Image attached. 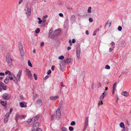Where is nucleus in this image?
Instances as JSON below:
<instances>
[{"instance_id":"obj_1","label":"nucleus","mask_w":131,"mask_h":131,"mask_svg":"<svg viewBox=\"0 0 131 131\" xmlns=\"http://www.w3.org/2000/svg\"><path fill=\"white\" fill-rule=\"evenodd\" d=\"M21 70H19L18 73L16 76V77L14 75V79L13 81L15 83H16L20 81V76L21 75Z\"/></svg>"},{"instance_id":"obj_2","label":"nucleus","mask_w":131,"mask_h":131,"mask_svg":"<svg viewBox=\"0 0 131 131\" xmlns=\"http://www.w3.org/2000/svg\"><path fill=\"white\" fill-rule=\"evenodd\" d=\"M39 123L37 122L32 126L31 128L32 131H42L40 128H39Z\"/></svg>"},{"instance_id":"obj_3","label":"nucleus","mask_w":131,"mask_h":131,"mask_svg":"<svg viewBox=\"0 0 131 131\" xmlns=\"http://www.w3.org/2000/svg\"><path fill=\"white\" fill-rule=\"evenodd\" d=\"M12 59L11 58L10 54L7 53L6 57V61L9 66L12 65Z\"/></svg>"},{"instance_id":"obj_4","label":"nucleus","mask_w":131,"mask_h":131,"mask_svg":"<svg viewBox=\"0 0 131 131\" xmlns=\"http://www.w3.org/2000/svg\"><path fill=\"white\" fill-rule=\"evenodd\" d=\"M19 51L20 52V53L21 56L22 57L24 56V53L23 52V46L21 42L19 43Z\"/></svg>"},{"instance_id":"obj_5","label":"nucleus","mask_w":131,"mask_h":131,"mask_svg":"<svg viewBox=\"0 0 131 131\" xmlns=\"http://www.w3.org/2000/svg\"><path fill=\"white\" fill-rule=\"evenodd\" d=\"M61 106H60V108H58L56 112V117L57 118V119L59 120L60 119V118L61 116V111H60V108Z\"/></svg>"},{"instance_id":"obj_6","label":"nucleus","mask_w":131,"mask_h":131,"mask_svg":"<svg viewBox=\"0 0 131 131\" xmlns=\"http://www.w3.org/2000/svg\"><path fill=\"white\" fill-rule=\"evenodd\" d=\"M40 117V115H37L33 117L32 119H30V122H32V123H34L35 121L37 120Z\"/></svg>"},{"instance_id":"obj_7","label":"nucleus","mask_w":131,"mask_h":131,"mask_svg":"<svg viewBox=\"0 0 131 131\" xmlns=\"http://www.w3.org/2000/svg\"><path fill=\"white\" fill-rule=\"evenodd\" d=\"M81 53L80 48L79 46H77L76 50V56L77 57L79 58L80 56Z\"/></svg>"},{"instance_id":"obj_8","label":"nucleus","mask_w":131,"mask_h":131,"mask_svg":"<svg viewBox=\"0 0 131 131\" xmlns=\"http://www.w3.org/2000/svg\"><path fill=\"white\" fill-rule=\"evenodd\" d=\"M2 97L5 100H8L10 97L9 94L7 93H5L2 95Z\"/></svg>"},{"instance_id":"obj_9","label":"nucleus","mask_w":131,"mask_h":131,"mask_svg":"<svg viewBox=\"0 0 131 131\" xmlns=\"http://www.w3.org/2000/svg\"><path fill=\"white\" fill-rule=\"evenodd\" d=\"M26 72L28 76V77L30 79H32V75L31 74V71L30 70L27 69H26Z\"/></svg>"},{"instance_id":"obj_10","label":"nucleus","mask_w":131,"mask_h":131,"mask_svg":"<svg viewBox=\"0 0 131 131\" xmlns=\"http://www.w3.org/2000/svg\"><path fill=\"white\" fill-rule=\"evenodd\" d=\"M9 76H7L8 77V78L11 81L13 80H14L13 77H14V75L11 72H9V74H8Z\"/></svg>"},{"instance_id":"obj_11","label":"nucleus","mask_w":131,"mask_h":131,"mask_svg":"<svg viewBox=\"0 0 131 131\" xmlns=\"http://www.w3.org/2000/svg\"><path fill=\"white\" fill-rule=\"evenodd\" d=\"M71 58H67L66 59H64L62 61L63 63H69L71 62Z\"/></svg>"},{"instance_id":"obj_12","label":"nucleus","mask_w":131,"mask_h":131,"mask_svg":"<svg viewBox=\"0 0 131 131\" xmlns=\"http://www.w3.org/2000/svg\"><path fill=\"white\" fill-rule=\"evenodd\" d=\"M60 91L62 92H65L67 90V87L66 86H63L62 85H61L60 86Z\"/></svg>"},{"instance_id":"obj_13","label":"nucleus","mask_w":131,"mask_h":131,"mask_svg":"<svg viewBox=\"0 0 131 131\" xmlns=\"http://www.w3.org/2000/svg\"><path fill=\"white\" fill-rule=\"evenodd\" d=\"M0 86L2 88L3 90H6L7 89V88L6 85L3 83L2 82L0 81Z\"/></svg>"},{"instance_id":"obj_14","label":"nucleus","mask_w":131,"mask_h":131,"mask_svg":"<svg viewBox=\"0 0 131 131\" xmlns=\"http://www.w3.org/2000/svg\"><path fill=\"white\" fill-rule=\"evenodd\" d=\"M107 95V93H106V91H104V92L102 94L100 97V100H103V99L104 98V96H106Z\"/></svg>"},{"instance_id":"obj_15","label":"nucleus","mask_w":131,"mask_h":131,"mask_svg":"<svg viewBox=\"0 0 131 131\" xmlns=\"http://www.w3.org/2000/svg\"><path fill=\"white\" fill-rule=\"evenodd\" d=\"M36 103L38 104L41 106L42 104V101L41 99H40L36 101Z\"/></svg>"},{"instance_id":"obj_16","label":"nucleus","mask_w":131,"mask_h":131,"mask_svg":"<svg viewBox=\"0 0 131 131\" xmlns=\"http://www.w3.org/2000/svg\"><path fill=\"white\" fill-rule=\"evenodd\" d=\"M122 95L125 96H128L129 95V93L126 91L122 92Z\"/></svg>"},{"instance_id":"obj_17","label":"nucleus","mask_w":131,"mask_h":131,"mask_svg":"<svg viewBox=\"0 0 131 131\" xmlns=\"http://www.w3.org/2000/svg\"><path fill=\"white\" fill-rule=\"evenodd\" d=\"M27 12L26 13L27 14V15H30L31 14V10L30 8L28 7L27 8Z\"/></svg>"},{"instance_id":"obj_18","label":"nucleus","mask_w":131,"mask_h":131,"mask_svg":"<svg viewBox=\"0 0 131 131\" xmlns=\"http://www.w3.org/2000/svg\"><path fill=\"white\" fill-rule=\"evenodd\" d=\"M64 64V63H63L62 61L61 63L60 64V68L62 71H63V69L65 67V65Z\"/></svg>"},{"instance_id":"obj_19","label":"nucleus","mask_w":131,"mask_h":131,"mask_svg":"<svg viewBox=\"0 0 131 131\" xmlns=\"http://www.w3.org/2000/svg\"><path fill=\"white\" fill-rule=\"evenodd\" d=\"M7 102L6 101H1L0 102L2 105L4 106H5L7 104Z\"/></svg>"},{"instance_id":"obj_20","label":"nucleus","mask_w":131,"mask_h":131,"mask_svg":"<svg viewBox=\"0 0 131 131\" xmlns=\"http://www.w3.org/2000/svg\"><path fill=\"white\" fill-rule=\"evenodd\" d=\"M112 23V21H111L108 20L107 21L106 23V25L105 26V27L106 26L108 25L109 27H110Z\"/></svg>"},{"instance_id":"obj_21","label":"nucleus","mask_w":131,"mask_h":131,"mask_svg":"<svg viewBox=\"0 0 131 131\" xmlns=\"http://www.w3.org/2000/svg\"><path fill=\"white\" fill-rule=\"evenodd\" d=\"M51 38L52 39H56L57 38V35L55 34H53L51 36Z\"/></svg>"},{"instance_id":"obj_22","label":"nucleus","mask_w":131,"mask_h":131,"mask_svg":"<svg viewBox=\"0 0 131 131\" xmlns=\"http://www.w3.org/2000/svg\"><path fill=\"white\" fill-rule=\"evenodd\" d=\"M19 115L18 113H17L15 115V119L16 122H17L18 119L19 118Z\"/></svg>"},{"instance_id":"obj_23","label":"nucleus","mask_w":131,"mask_h":131,"mask_svg":"<svg viewBox=\"0 0 131 131\" xmlns=\"http://www.w3.org/2000/svg\"><path fill=\"white\" fill-rule=\"evenodd\" d=\"M10 79L8 77H6L4 80L5 83L6 84H8L9 82V80Z\"/></svg>"},{"instance_id":"obj_24","label":"nucleus","mask_w":131,"mask_h":131,"mask_svg":"<svg viewBox=\"0 0 131 131\" xmlns=\"http://www.w3.org/2000/svg\"><path fill=\"white\" fill-rule=\"evenodd\" d=\"M119 126L121 128H122L123 129H125V125L122 122H121L119 124Z\"/></svg>"},{"instance_id":"obj_25","label":"nucleus","mask_w":131,"mask_h":131,"mask_svg":"<svg viewBox=\"0 0 131 131\" xmlns=\"http://www.w3.org/2000/svg\"><path fill=\"white\" fill-rule=\"evenodd\" d=\"M58 97V96H51L50 97V98L51 100H54L57 99Z\"/></svg>"},{"instance_id":"obj_26","label":"nucleus","mask_w":131,"mask_h":131,"mask_svg":"<svg viewBox=\"0 0 131 131\" xmlns=\"http://www.w3.org/2000/svg\"><path fill=\"white\" fill-rule=\"evenodd\" d=\"M99 30V28H97V29H96L94 32L93 34V36L95 35H96L97 32Z\"/></svg>"},{"instance_id":"obj_27","label":"nucleus","mask_w":131,"mask_h":131,"mask_svg":"<svg viewBox=\"0 0 131 131\" xmlns=\"http://www.w3.org/2000/svg\"><path fill=\"white\" fill-rule=\"evenodd\" d=\"M116 87V86L113 85V92H112V93L113 94H114L115 93V91L116 90V89H115Z\"/></svg>"},{"instance_id":"obj_28","label":"nucleus","mask_w":131,"mask_h":131,"mask_svg":"<svg viewBox=\"0 0 131 131\" xmlns=\"http://www.w3.org/2000/svg\"><path fill=\"white\" fill-rule=\"evenodd\" d=\"M19 105L21 107H25L24 105L22 102H20L19 103Z\"/></svg>"},{"instance_id":"obj_29","label":"nucleus","mask_w":131,"mask_h":131,"mask_svg":"<svg viewBox=\"0 0 131 131\" xmlns=\"http://www.w3.org/2000/svg\"><path fill=\"white\" fill-rule=\"evenodd\" d=\"M28 64L29 66L31 67H32V65L31 64V62L29 60H28Z\"/></svg>"},{"instance_id":"obj_30","label":"nucleus","mask_w":131,"mask_h":131,"mask_svg":"<svg viewBox=\"0 0 131 131\" xmlns=\"http://www.w3.org/2000/svg\"><path fill=\"white\" fill-rule=\"evenodd\" d=\"M88 125V123H85V125H84V127L83 128L84 130L86 128L87 126Z\"/></svg>"},{"instance_id":"obj_31","label":"nucleus","mask_w":131,"mask_h":131,"mask_svg":"<svg viewBox=\"0 0 131 131\" xmlns=\"http://www.w3.org/2000/svg\"><path fill=\"white\" fill-rule=\"evenodd\" d=\"M103 103L102 102V100H100L99 101L98 103V105L99 106L100 105H102Z\"/></svg>"},{"instance_id":"obj_32","label":"nucleus","mask_w":131,"mask_h":131,"mask_svg":"<svg viewBox=\"0 0 131 131\" xmlns=\"http://www.w3.org/2000/svg\"><path fill=\"white\" fill-rule=\"evenodd\" d=\"M10 114H9V113H7L5 116V117L6 119H8V117L9 116V115Z\"/></svg>"},{"instance_id":"obj_33","label":"nucleus","mask_w":131,"mask_h":131,"mask_svg":"<svg viewBox=\"0 0 131 131\" xmlns=\"http://www.w3.org/2000/svg\"><path fill=\"white\" fill-rule=\"evenodd\" d=\"M111 46L112 47H113V48H114L115 47V43L113 41L111 43Z\"/></svg>"},{"instance_id":"obj_34","label":"nucleus","mask_w":131,"mask_h":131,"mask_svg":"<svg viewBox=\"0 0 131 131\" xmlns=\"http://www.w3.org/2000/svg\"><path fill=\"white\" fill-rule=\"evenodd\" d=\"M91 7H88V13H90L91 12Z\"/></svg>"},{"instance_id":"obj_35","label":"nucleus","mask_w":131,"mask_h":131,"mask_svg":"<svg viewBox=\"0 0 131 131\" xmlns=\"http://www.w3.org/2000/svg\"><path fill=\"white\" fill-rule=\"evenodd\" d=\"M64 58V56L62 55L60 56L59 57H58V58L59 59H63Z\"/></svg>"},{"instance_id":"obj_36","label":"nucleus","mask_w":131,"mask_h":131,"mask_svg":"<svg viewBox=\"0 0 131 131\" xmlns=\"http://www.w3.org/2000/svg\"><path fill=\"white\" fill-rule=\"evenodd\" d=\"M69 129L70 131H72L74 129L73 127L70 126L69 128Z\"/></svg>"},{"instance_id":"obj_37","label":"nucleus","mask_w":131,"mask_h":131,"mask_svg":"<svg viewBox=\"0 0 131 131\" xmlns=\"http://www.w3.org/2000/svg\"><path fill=\"white\" fill-rule=\"evenodd\" d=\"M61 130L62 131H67V129L65 127H63L61 128Z\"/></svg>"},{"instance_id":"obj_38","label":"nucleus","mask_w":131,"mask_h":131,"mask_svg":"<svg viewBox=\"0 0 131 131\" xmlns=\"http://www.w3.org/2000/svg\"><path fill=\"white\" fill-rule=\"evenodd\" d=\"M75 122L74 121H72L71 123V125L72 126H73L75 125Z\"/></svg>"},{"instance_id":"obj_39","label":"nucleus","mask_w":131,"mask_h":131,"mask_svg":"<svg viewBox=\"0 0 131 131\" xmlns=\"http://www.w3.org/2000/svg\"><path fill=\"white\" fill-rule=\"evenodd\" d=\"M71 18L72 20H75V17L74 15H72L71 17Z\"/></svg>"},{"instance_id":"obj_40","label":"nucleus","mask_w":131,"mask_h":131,"mask_svg":"<svg viewBox=\"0 0 131 131\" xmlns=\"http://www.w3.org/2000/svg\"><path fill=\"white\" fill-rule=\"evenodd\" d=\"M34 77L35 78V79L36 80H37V76L36 74H35L34 73L33 75Z\"/></svg>"},{"instance_id":"obj_41","label":"nucleus","mask_w":131,"mask_h":131,"mask_svg":"<svg viewBox=\"0 0 131 131\" xmlns=\"http://www.w3.org/2000/svg\"><path fill=\"white\" fill-rule=\"evenodd\" d=\"M122 27L120 26H119L118 28V29L119 31H121L122 30Z\"/></svg>"},{"instance_id":"obj_42","label":"nucleus","mask_w":131,"mask_h":131,"mask_svg":"<svg viewBox=\"0 0 131 131\" xmlns=\"http://www.w3.org/2000/svg\"><path fill=\"white\" fill-rule=\"evenodd\" d=\"M55 117L54 115H53L51 117V119L52 120H53L54 119Z\"/></svg>"},{"instance_id":"obj_43","label":"nucleus","mask_w":131,"mask_h":131,"mask_svg":"<svg viewBox=\"0 0 131 131\" xmlns=\"http://www.w3.org/2000/svg\"><path fill=\"white\" fill-rule=\"evenodd\" d=\"M40 30L39 28H37L35 30V32L37 33H38L40 32Z\"/></svg>"},{"instance_id":"obj_44","label":"nucleus","mask_w":131,"mask_h":131,"mask_svg":"<svg viewBox=\"0 0 131 131\" xmlns=\"http://www.w3.org/2000/svg\"><path fill=\"white\" fill-rule=\"evenodd\" d=\"M88 117H86L85 118V123H88Z\"/></svg>"},{"instance_id":"obj_45","label":"nucleus","mask_w":131,"mask_h":131,"mask_svg":"<svg viewBox=\"0 0 131 131\" xmlns=\"http://www.w3.org/2000/svg\"><path fill=\"white\" fill-rule=\"evenodd\" d=\"M105 68L106 69H109L110 68V67L108 65H106L105 66Z\"/></svg>"},{"instance_id":"obj_46","label":"nucleus","mask_w":131,"mask_h":131,"mask_svg":"<svg viewBox=\"0 0 131 131\" xmlns=\"http://www.w3.org/2000/svg\"><path fill=\"white\" fill-rule=\"evenodd\" d=\"M51 71L50 70H49L47 72V73L48 75L50 74L51 73Z\"/></svg>"},{"instance_id":"obj_47","label":"nucleus","mask_w":131,"mask_h":131,"mask_svg":"<svg viewBox=\"0 0 131 131\" xmlns=\"http://www.w3.org/2000/svg\"><path fill=\"white\" fill-rule=\"evenodd\" d=\"M114 48H113V47H112V48H110L109 49V52H111Z\"/></svg>"},{"instance_id":"obj_48","label":"nucleus","mask_w":131,"mask_h":131,"mask_svg":"<svg viewBox=\"0 0 131 131\" xmlns=\"http://www.w3.org/2000/svg\"><path fill=\"white\" fill-rule=\"evenodd\" d=\"M89 21L90 22H92L93 21V20L91 18H89Z\"/></svg>"},{"instance_id":"obj_49","label":"nucleus","mask_w":131,"mask_h":131,"mask_svg":"<svg viewBox=\"0 0 131 131\" xmlns=\"http://www.w3.org/2000/svg\"><path fill=\"white\" fill-rule=\"evenodd\" d=\"M49 77V76L48 75H47L45 77V78H44V80H46L47 78H48Z\"/></svg>"},{"instance_id":"obj_50","label":"nucleus","mask_w":131,"mask_h":131,"mask_svg":"<svg viewBox=\"0 0 131 131\" xmlns=\"http://www.w3.org/2000/svg\"><path fill=\"white\" fill-rule=\"evenodd\" d=\"M10 72V71H7L5 72V74L6 75L7 74H8V75L9 74V72Z\"/></svg>"},{"instance_id":"obj_51","label":"nucleus","mask_w":131,"mask_h":131,"mask_svg":"<svg viewBox=\"0 0 131 131\" xmlns=\"http://www.w3.org/2000/svg\"><path fill=\"white\" fill-rule=\"evenodd\" d=\"M8 118L6 119L5 117L4 121L5 123H6L8 121Z\"/></svg>"},{"instance_id":"obj_52","label":"nucleus","mask_w":131,"mask_h":131,"mask_svg":"<svg viewBox=\"0 0 131 131\" xmlns=\"http://www.w3.org/2000/svg\"><path fill=\"white\" fill-rule=\"evenodd\" d=\"M12 111H13V109H12V108H10V110L9 112L8 113H9V114H10L12 112Z\"/></svg>"},{"instance_id":"obj_53","label":"nucleus","mask_w":131,"mask_h":131,"mask_svg":"<svg viewBox=\"0 0 131 131\" xmlns=\"http://www.w3.org/2000/svg\"><path fill=\"white\" fill-rule=\"evenodd\" d=\"M59 15L61 17H63V15L62 13H60L59 14Z\"/></svg>"},{"instance_id":"obj_54","label":"nucleus","mask_w":131,"mask_h":131,"mask_svg":"<svg viewBox=\"0 0 131 131\" xmlns=\"http://www.w3.org/2000/svg\"><path fill=\"white\" fill-rule=\"evenodd\" d=\"M51 69L52 71L54 70V66H52L51 67Z\"/></svg>"},{"instance_id":"obj_55","label":"nucleus","mask_w":131,"mask_h":131,"mask_svg":"<svg viewBox=\"0 0 131 131\" xmlns=\"http://www.w3.org/2000/svg\"><path fill=\"white\" fill-rule=\"evenodd\" d=\"M42 22V21L41 20V19H40V20H39L38 21V23L40 24H41V23Z\"/></svg>"},{"instance_id":"obj_56","label":"nucleus","mask_w":131,"mask_h":131,"mask_svg":"<svg viewBox=\"0 0 131 131\" xmlns=\"http://www.w3.org/2000/svg\"><path fill=\"white\" fill-rule=\"evenodd\" d=\"M5 75V74L4 73L1 72L0 73V76L2 75L3 76Z\"/></svg>"},{"instance_id":"obj_57","label":"nucleus","mask_w":131,"mask_h":131,"mask_svg":"<svg viewBox=\"0 0 131 131\" xmlns=\"http://www.w3.org/2000/svg\"><path fill=\"white\" fill-rule=\"evenodd\" d=\"M75 39H73L72 40V42L73 43H74L75 42Z\"/></svg>"},{"instance_id":"obj_58","label":"nucleus","mask_w":131,"mask_h":131,"mask_svg":"<svg viewBox=\"0 0 131 131\" xmlns=\"http://www.w3.org/2000/svg\"><path fill=\"white\" fill-rule=\"evenodd\" d=\"M98 85L99 86V87H100L101 86V84L100 82H98Z\"/></svg>"},{"instance_id":"obj_59","label":"nucleus","mask_w":131,"mask_h":131,"mask_svg":"<svg viewBox=\"0 0 131 131\" xmlns=\"http://www.w3.org/2000/svg\"><path fill=\"white\" fill-rule=\"evenodd\" d=\"M23 0H20L18 2L19 4H20L22 2Z\"/></svg>"},{"instance_id":"obj_60","label":"nucleus","mask_w":131,"mask_h":131,"mask_svg":"<svg viewBox=\"0 0 131 131\" xmlns=\"http://www.w3.org/2000/svg\"><path fill=\"white\" fill-rule=\"evenodd\" d=\"M85 33H86V34L88 35H89V31L88 30H86V32H85Z\"/></svg>"},{"instance_id":"obj_61","label":"nucleus","mask_w":131,"mask_h":131,"mask_svg":"<svg viewBox=\"0 0 131 131\" xmlns=\"http://www.w3.org/2000/svg\"><path fill=\"white\" fill-rule=\"evenodd\" d=\"M71 49V47H68L67 50H70Z\"/></svg>"},{"instance_id":"obj_62","label":"nucleus","mask_w":131,"mask_h":131,"mask_svg":"<svg viewBox=\"0 0 131 131\" xmlns=\"http://www.w3.org/2000/svg\"><path fill=\"white\" fill-rule=\"evenodd\" d=\"M52 31V30L51 29H50L49 31V33H50V34L51 33Z\"/></svg>"},{"instance_id":"obj_63","label":"nucleus","mask_w":131,"mask_h":131,"mask_svg":"<svg viewBox=\"0 0 131 131\" xmlns=\"http://www.w3.org/2000/svg\"><path fill=\"white\" fill-rule=\"evenodd\" d=\"M22 116V118H24L26 117V115H23Z\"/></svg>"},{"instance_id":"obj_64","label":"nucleus","mask_w":131,"mask_h":131,"mask_svg":"<svg viewBox=\"0 0 131 131\" xmlns=\"http://www.w3.org/2000/svg\"><path fill=\"white\" fill-rule=\"evenodd\" d=\"M22 116H22V115H19V118H20V119L22 118Z\"/></svg>"}]
</instances>
